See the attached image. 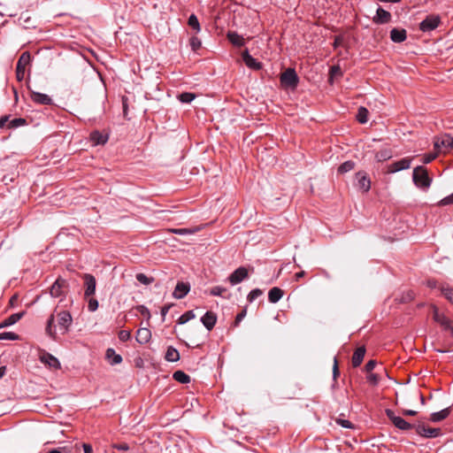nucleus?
Instances as JSON below:
<instances>
[{
    "mask_svg": "<svg viewBox=\"0 0 453 453\" xmlns=\"http://www.w3.org/2000/svg\"><path fill=\"white\" fill-rule=\"evenodd\" d=\"M19 339V335L12 332L0 333L1 341H17Z\"/></svg>",
    "mask_w": 453,
    "mask_h": 453,
    "instance_id": "4c0bfd02",
    "label": "nucleus"
},
{
    "mask_svg": "<svg viewBox=\"0 0 453 453\" xmlns=\"http://www.w3.org/2000/svg\"><path fill=\"white\" fill-rule=\"evenodd\" d=\"M437 157V154L436 153H428V154H426L424 157H423V163L424 164H429L430 162H432L434 159H435V157Z\"/></svg>",
    "mask_w": 453,
    "mask_h": 453,
    "instance_id": "864d4df0",
    "label": "nucleus"
},
{
    "mask_svg": "<svg viewBox=\"0 0 453 453\" xmlns=\"http://www.w3.org/2000/svg\"><path fill=\"white\" fill-rule=\"evenodd\" d=\"M196 317L193 311H188L178 319V324L183 325Z\"/></svg>",
    "mask_w": 453,
    "mask_h": 453,
    "instance_id": "e433bc0d",
    "label": "nucleus"
},
{
    "mask_svg": "<svg viewBox=\"0 0 453 453\" xmlns=\"http://www.w3.org/2000/svg\"><path fill=\"white\" fill-rule=\"evenodd\" d=\"M416 433L425 438H436L441 434L440 428L427 427L423 423H419L415 426Z\"/></svg>",
    "mask_w": 453,
    "mask_h": 453,
    "instance_id": "6e6552de",
    "label": "nucleus"
},
{
    "mask_svg": "<svg viewBox=\"0 0 453 453\" xmlns=\"http://www.w3.org/2000/svg\"><path fill=\"white\" fill-rule=\"evenodd\" d=\"M27 124V120L23 118H16L9 121L8 127L9 128H17L19 127L24 126Z\"/></svg>",
    "mask_w": 453,
    "mask_h": 453,
    "instance_id": "58836bf2",
    "label": "nucleus"
},
{
    "mask_svg": "<svg viewBox=\"0 0 453 453\" xmlns=\"http://www.w3.org/2000/svg\"><path fill=\"white\" fill-rule=\"evenodd\" d=\"M165 358L168 362H176L180 359L179 351L175 348L169 346L166 349Z\"/></svg>",
    "mask_w": 453,
    "mask_h": 453,
    "instance_id": "c756f323",
    "label": "nucleus"
},
{
    "mask_svg": "<svg viewBox=\"0 0 453 453\" xmlns=\"http://www.w3.org/2000/svg\"><path fill=\"white\" fill-rule=\"evenodd\" d=\"M263 295V290H261L260 288H255V289H252L248 296H247V300L248 302L250 303H252L254 302L257 297L261 296Z\"/></svg>",
    "mask_w": 453,
    "mask_h": 453,
    "instance_id": "79ce46f5",
    "label": "nucleus"
},
{
    "mask_svg": "<svg viewBox=\"0 0 453 453\" xmlns=\"http://www.w3.org/2000/svg\"><path fill=\"white\" fill-rule=\"evenodd\" d=\"M173 378L176 381H178L180 383H182V384H186V383L190 382V376L188 375L183 371H180V370H178V371L174 372L173 374Z\"/></svg>",
    "mask_w": 453,
    "mask_h": 453,
    "instance_id": "7c9ffc66",
    "label": "nucleus"
},
{
    "mask_svg": "<svg viewBox=\"0 0 453 453\" xmlns=\"http://www.w3.org/2000/svg\"><path fill=\"white\" fill-rule=\"evenodd\" d=\"M441 23V17L435 14H430L426 17L419 24V29L424 32H431L437 28Z\"/></svg>",
    "mask_w": 453,
    "mask_h": 453,
    "instance_id": "423d86ee",
    "label": "nucleus"
},
{
    "mask_svg": "<svg viewBox=\"0 0 453 453\" xmlns=\"http://www.w3.org/2000/svg\"><path fill=\"white\" fill-rule=\"evenodd\" d=\"M109 136L107 134H103L98 130H95L90 134V141L93 145H104L108 142Z\"/></svg>",
    "mask_w": 453,
    "mask_h": 453,
    "instance_id": "aec40b11",
    "label": "nucleus"
},
{
    "mask_svg": "<svg viewBox=\"0 0 453 453\" xmlns=\"http://www.w3.org/2000/svg\"><path fill=\"white\" fill-rule=\"evenodd\" d=\"M367 380L372 384V385H377L380 381V377L378 374L376 373H370L368 376H367Z\"/></svg>",
    "mask_w": 453,
    "mask_h": 453,
    "instance_id": "3c124183",
    "label": "nucleus"
},
{
    "mask_svg": "<svg viewBox=\"0 0 453 453\" xmlns=\"http://www.w3.org/2000/svg\"><path fill=\"white\" fill-rule=\"evenodd\" d=\"M441 293L453 304V288L449 285H441L440 288Z\"/></svg>",
    "mask_w": 453,
    "mask_h": 453,
    "instance_id": "473e14b6",
    "label": "nucleus"
},
{
    "mask_svg": "<svg viewBox=\"0 0 453 453\" xmlns=\"http://www.w3.org/2000/svg\"><path fill=\"white\" fill-rule=\"evenodd\" d=\"M190 290V285L188 282L179 281L174 288L173 296L176 299H182L185 297Z\"/></svg>",
    "mask_w": 453,
    "mask_h": 453,
    "instance_id": "f3484780",
    "label": "nucleus"
},
{
    "mask_svg": "<svg viewBox=\"0 0 453 453\" xmlns=\"http://www.w3.org/2000/svg\"><path fill=\"white\" fill-rule=\"evenodd\" d=\"M171 306H172L171 304H168V305H165V306L162 307V309H161V316H162L163 320H165V318L166 314L168 313Z\"/></svg>",
    "mask_w": 453,
    "mask_h": 453,
    "instance_id": "13d9d810",
    "label": "nucleus"
},
{
    "mask_svg": "<svg viewBox=\"0 0 453 453\" xmlns=\"http://www.w3.org/2000/svg\"><path fill=\"white\" fill-rule=\"evenodd\" d=\"M98 301L96 298L90 296L88 303V310L91 312H94L98 309Z\"/></svg>",
    "mask_w": 453,
    "mask_h": 453,
    "instance_id": "a18cd8bd",
    "label": "nucleus"
},
{
    "mask_svg": "<svg viewBox=\"0 0 453 453\" xmlns=\"http://www.w3.org/2000/svg\"><path fill=\"white\" fill-rule=\"evenodd\" d=\"M450 407H448V408H445L440 411H436V412H433L431 415H430V420L432 422H440L445 418H447L449 417V415L450 414Z\"/></svg>",
    "mask_w": 453,
    "mask_h": 453,
    "instance_id": "a878e982",
    "label": "nucleus"
},
{
    "mask_svg": "<svg viewBox=\"0 0 453 453\" xmlns=\"http://www.w3.org/2000/svg\"><path fill=\"white\" fill-rule=\"evenodd\" d=\"M188 24L190 27L196 30V33L200 32L201 27L197 17L195 14H191L188 18Z\"/></svg>",
    "mask_w": 453,
    "mask_h": 453,
    "instance_id": "c9c22d12",
    "label": "nucleus"
},
{
    "mask_svg": "<svg viewBox=\"0 0 453 453\" xmlns=\"http://www.w3.org/2000/svg\"><path fill=\"white\" fill-rule=\"evenodd\" d=\"M173 233H175L177 234H186L188 233H190V231L187 228H178V229H174Z\"/></svg>",
    "mask_w": 453,
    "mask_h": 453,
    "instance_id": "052dcab7",
    "label": "nucleus"
},
{
    "mask_svg": "<svg viewBox=\"0 0 453 453\" xmlns=\"http://www.w3.org/2000/svg\"><path fill=\"white\" fill-rule=\"evenodd\" d=\"M73 324V317L67 311H62L58 312L57 310L48 318L46 324V334L54 341H58V329L60 334H65L70 331V327Z\"/></svg>",
    "mask_w": 453,
    "mask_h": 453,
    "instance_id": "f257e3e1",
    "label": "nucleus"
},
{
    "mask_svg": "<svg viewBox=\"0 0 453 453\" xmlns=\"http://www.w3.org/2000/svg\"><path fill=\"white\" fill-rule=\"evenodd\" d=\"M282 296H283V291L278 287H274L269 290L268 300L272 303H278L281 299Z\"/></svg>",
    "mask_w": 453,
    "mask_h": 453,
    "instance_id": "cd10ccee",
    "label": "nucleus"
},
{
    "mask_svg": "<svg viewBox=\"0 0 453 453\" xmlns=\"http://www.w3.org/2000/svg\"><path fill=\"white\" fill-rule=\"evenodd\" d=\"M29 92H30V97L32 101L37 104L42 105H50L53 104V100L51 97L46 94L36 92L28 86L27 87Z\"/></svg>",
    "mask_w": 453,
    "mask_h": 453,
    "instance_id": "f8f14e48",
    "label": "nucleus"
},
{
    "mask_svg": "<svg viewBox=\"0 0 453 453\" xmlns=\"http://www.w3.org/2000/svg\"><path fill=\"white\" fill-rule=\"evenodd\" d=\"M391 19V14L389 12L379 7L376 12V15L373 17V22L375 24H387Z\"/></svg>",
    "mask_w": 453,
    "mask_h": 453,
    "instance_id": "6ab92c4d",
    "label": "nucleus"
},
{
    "mask_svg": "<svg viewBox=\"0 0 453 453\" xmlns=\"http://www.w3.org/2000/svg\"><path fill=\"white\" fill-rule=\"evenodd\" d=\"M357 184L359 190L366 193L371 188V180L365 172L360 171L356 173Z\"/></svg>",
    "mask_w": 453,
    "mask_h": 453,
    "instance_id": "9b49d317",
    "label": "nucleus"
},
{
    "mask_svg": "<svg viewBox=\"0 0 453 453\" xmlns=\"http://www.w3.org/2000/svg\"><path fill=\"white\" fill-rule=\"evenodd\" d=\"M226 288L220 287V286H215L211 288L210 294L213 296H224V294L226 292Z\"/></svg>",
    "mask_w": 453,
    "mask_h": 453,
    "instance_id": "37998d69",
    "label": "nucleus"
},
{
    "mask_svg": "<svg viewBox=\"0 0 453 453\" xmlns=\"http://www.w3.org/2000/svg\"><path fill=\"white\" fill-rule=\"evenodd\" d=\"M357 119L359 123L365 124L368 121V111L366 108L360 106L357 111Z\"/></svg>",
    "mask_w": 453,
    "mask_h": 453,
    "instance_id": "72a5a7b5",
    "label": "nucleus"
},
{
    "mask_svg": "<svg viewBox=\"0 0 453 453\" xmlns=\"http://www.w3.org/2000/svg\"><path fill=\"white\" fill-rule=\"evenodd\" d=\"M340 375V371H339V367H338V362H337V358L334 357V366H333V379L334 380H336L337 377Z\"/></svg>",
    "mask_w": 453,
    "mask_h": 453,
    "instance_id": "603ef678",
    "label": "nucleus"
},
{
    "mask_svg": "<svg viewBox=\"0 0 453 453\" xmlns=\"http://www.w3.org/2000/svg\"><path fill=\"white\" fill-rule=\"evenodd\" d=\"M68 284L65 280L58 278L50 288V295L51 297H60L59 303L64 302L65 298V289L67 288Z\"/></svg>",
    "mask_w": 453,
    "mask_h": 453,
    "instance_id": "20e7f679",
    "label": "nucleus"
},
{
    "mask_svg": "<svg viewBox=\"0 0 453 453\" xmlns=\"http://www.w3.org/2000/svg\"><path fill=\"white\" fill-rule=\"evenodd\" d=\"M412 179L415 185L423 189H427L432 183V179L428 176L426 169L423 166L414 168Z\"/></svg>",
    "mask_w": 453,
    "mask_h": 453,
    "instance_id": "f03ea898",
    "label": "nucleus"
},
{
    "mask_svg": "<svg viewBox=\"0 0 453 453\" xmlns=\"http://www.w3.org/2000/svg\"><path fill=\"white\" fill-rule=\"evenodd\" d=\"M403 414L407 416H415L417 415V411L413 410H404L403 411Z\"/></svg>",
    "mask_w": 453,
    "mask_h": 453,
    "instance_id": "69168bd1",
    "label": "nucleus"
},
{
    "mask_svg": "<svg viewBox=\"0 0 453 453\" xmlns=\"http://www.w3.org/2000/svg\"><path fill=\"white\" fill-rule=\"evenodd\" d=\"M84 280V296L86 298L90 297L95 295L96 288V278L89 273H85L83 275Z\"/></svg>",
    "mask_w": 453,
    "mask_h": 453,
    "instance_id": "9d476101",
    "label": "nucleus"
},
{
    "mask_svg": "<svg viewBox=\"0 0 453 453\" xmlns=\"http://www.w3.org/2000/svg\"><path fill=\"white\" fill-rule=\"evenodd\" d=\"M151 338V332L146 327L139 328L136 332L135 340L140 344H146Z\"/></svg>",
    "mask_w": 453,
    "mask_h": 453,
    "instance_id": "412c9836",
    "label": "nucleus"
},
{
    "mask_svg": "<svg viewBox=\"0 0 453 453\" xmlns=\"http://www.w3.org/2000/svg\"><path fill=\"white\" fill-rule=\"evenodd\" d=\"M434 145V149H443L447 152L453 149V137L449 134H444L435 139Z\"/></svg>",
    "mask_w": 453,
    "mask_h": 453,
    "instance_id": "1a4fd4ad",
    "label": "nucleus"
},
{
    "mask_svg": "<svg viewBox=\"0 0 453 453\" xmlns=\"http://www.w3.org/2000/svg\"><path fill=\"white\" fill-rule=\"evenodd\" d=\"M105 356L111 365H118L122 362V357L119 354H117L111 348L107 349Z\"/></svg>",
    "mask_w": 453,
    "mask_h": 453,
    "instance_id": "c85d7f7f",
    "label": "nucleus"
},
{
    "mask_svg": "<svg viewBox=\"0 0 453 453\" xmlns=\"http://www.w3.org/2000/svg\"><path fill=\"white\" fill-rule=\"evenodd\" d=\"M201 322L208 331H211L216 325L217 315L212 311H206L201 318Z\"/></svg>",
    "mask_w": 453,
    "mask_h": 453,
    "instance_id": "a211bd4d",
    "label": "nucleus"
},
{
    "mask_svg": "<svg viewBox=\"0 0 453 453\" xmlns=\"http://www.w3.org/2000/svg\"><path fill=\"white\" fill-rule=\"evenodd\" d=\"M386 415L390 419V421L394 424V426L400 430L408 431L412 428H415V426H416L415 425H411V423L407 422L403 418L395 416L394 411L390 409L386 410Z\"/></svg>",
    "mask_w": 453,
    "mask_h": 453,
    "instance_id": "39448f33",
    "label": "nucleus"
},
{
    "mask_svg": "<svg viewBox=\"0 0 453 453\" xmlns=\"http://www.w3.org/2000/svg\"><path fill=\"white\" fill-rule=\"evenodd\" d=\"M354 167H355V162H353L352 160H348L340 165V166L338 168V173H346L353 170Z\"/></svg>",
    "mask_w": 453,
    "mask_h": 453,
    "instance_id": "f704fd0d",
    "label": "nucleus"
},
{
    "mask_svg": "<svg viewBox=\"0 0 453 453\" xmlns=\"http://www.w3.org/2000/svg\"><path fill=\"white\" fill-rule=\"evenodd\" d=\"M411 158L403 157L398 161H395L388 165V172L390 173H395L396 172L409 169L411 166Z\"/></svg>",
    "mask_w": 453,
    "mask_h": 453,
    "instance_id": "4468645a",
    "label": "nucleus"
},
{
    "mask_svg": "<svg viewBox=\"0 0 453 453\" xmlns=\"http://www.w3.org/2000/svg\"><path fill=\"white\" fill-rule=\"evenodd\" d=\"M342 73L341 67L339 65H333L330 68L331 78L335 77V76H342Z\"/></svg>",
    "mask_w": 453,
    "mask_h": 453,
    "instance_id": "09e8293b",
    "label": "nucleus"
},
{
    "mask_svg": "<svg viewBox=\"0 0 453 453\" xmlns=\"http://www.w3.org/2000/svg\"><path fill=\"white\" fill-rule=\"evenodd\" d=\"M25 314V311L12 314L0 324V329L16 324L24 317Z\"/></svg>",
    "mask_w": 453,
    "mask_h": 453,
    "instance_id": "4be33fe9",
    "label": "nucleus"
},
{
    "mask_svg": "<svg viewBox=\"0 0 453 453\" xmlns=\"http://www.w3.org/2000/svg\"><path fill=\"white\" fill-rule=\"evenodd\" d=\"M242 58L245 65L252 69V70H260L262 69V63L257 61L256 58H254L250 53L248 50H245L242 54Z\"/></svg>",
    "mask_w": 453,
    "mask_h": 453,
    "instance_id": "dca6fc26",
    "label": "nucleus"
},
{
    "mask_svg": "<svg viewBox=\"0 0 453 453\" xmlns=\"http://www.w3.org/2000/svg\"><path fill=\"white\" fill-rule=\"evenodd\" d=\"M136 310H137L138 312H140V314L142 316H143L147 319H150V310L146 306H144V305H138V306H136Z\"/></svg>",
    "mask_w": 453,
    "mask_h": 453,
    "instance_id": "49530a36",
    "label": "nucleus"
},
{
    "mask_svg": "<svg viewBox=\"0 0 453 453\" xmlns=\"http://www.w3.org/2000/svg\"><path fill=\"white\" fill-rule=\"evenodd\" d=\"M135 278L140 283L143 285H149L154 281V279L152 277H148L147 275L142 273H137L135 275Z\"/></svg>",
    "mask_w": 453,
    "mask_h": 453,
    "instance_id": "ea45409f",
    "label": "nucleus"
},
{
    "mask_svg": "<svg viewBox=\"0 0 453 453\" xmlns=\"http://www.w3.org/2000/svg\"><path fill=\"white\" fill-rule=\"evenodd\" d=\"M280 84L285 88H296L299 83V78L293 68H288L280 74Z\"/></svg>",
    "mask_w": 453,
    "mask_h": 453,
    "instance_id": "7ed1b4c3",
    "label": "nucleus"
},
{
    "mask_svg": "<svg viewBox=\"0 0 453 453\" xmlns=\"http://www.w3.org/2000/svg\"><path fill=\"white\" fill-rule=\"evenodd\" d=\"M365 355V348L364 346L358 347L353 353L351 363L353 367H358Z\"/></svg>",
    "mask_w": 453,
    "mask_h": 453,
    "instance_id": "5701e85b",
    "label": "nucleus"
},
{
    "mask_svg": "<svg viewBox=\"0 0 453 453\" xmlns=\"http://www.w3.org/2000/svg\"><path fill=\"white\" fill-rule=\"evenodd\" d=\"M433 319L435 322L440 324L445 331L453 324V321L443 313H441L436 306H433Z\"/></svg>",
    "mask_w": 453,
    "mask_h": 453,
    "instance_id": "ddd939ff",
    "label": "nucleus"
},
{
    "mask_svg": "<svg viewBox=\"0 0 453 453\" xmlns=\"http://www.w3.org/2000/svg\"><path fill=\"white\" fill-rule=\"evenodd\" d=\"M195 97H196L195 94L189 93V92H184L179 96V100L181 103L188 104V103H191L195 99Z\"/></svg>",
    "mask_w": 453,
    "mask_h": 453,
    "instance_id": "a19ab883",
    "label": "nucleus"
},
{
    "mask_svg": "<svg viewBox=\"0 0 453 453\" xmlns=\"http://www.w3.org/2000/svg\"><path fill=\"white\" fill-rule=\"evenodd\" d=\"M31 62V55L28 51H25L19 57L16 65V78L21 81L25 76L26 66Z\"/></svg>",
    "mask_w": 453,
    "mask_h": 453,
    "instance_id": "0eeeda50",
    "label": "nucleus"
},
{
    "mask_svg": "<svg viewBox=\"0 0 453 453\" xmlns=\"http://www.w3.org/2000/svg\"><path fill=\"white\" fill-rule=\"evenodd\" d=\"M376 365H377V363L375 360H369L366 363L365 369L367 372H370L375 368Z\"/></svg>",
    "mask_w": 453,
    "mask_h": 453,
    "instance_id": "6e6d98bb",
    "label": "nucleus"
},
{
    "mask_svg": "<svg viewBox=\"0 0 453 453\" xmlns=\"http://www.w3.org/2000/svg\"><path fill=\"white\" fill-rule=\"evenodd\" d=\"M414 298V293L412 291H410L407 293L406 297L403 298V302L411 301Z\"/></svg>",
    "mask_w": 453,
    "mask_h": 453,
    "instance_id": "0e129e2a",
    "label": "nucleus"
},
{
    "mask_svg": "<svg viewBox=\"0 0 453 453\" xmlns=\"http://www.w3.org/2000/svg\"><path fill=\"white\" fill-rule=\"evenodd\" d=\"M406 37H407V35H406L405 29L393 28L390 31V39L394 42H397V43L403 42V41H405Z\"/></svg>",
    "mask_w": 453,
    "mask_h": 453,
    "instance_id": "393cba45",
    "label": "nucleus"
},
{
    "mask_svg": "<svg viewBox=\"0 0 453 453\" xmlns=\"http://www.w3.org/2000/svg\"><path fill=\"white\" fill-rule=\"evenodd\" d=\"M305 274V272L304 271H301L297 273H296L295 277H296V280H299L301 278H303Z\"/></svg>",
    "mask_w": 453,
    "mask_h": 453,
    "instance_id": "338daca9",
    "label": "nucleus"
},
{
    "mask_svg": "<svg viewBox=\"0 0 453 453\" xmlns=\"http://www.w3.org/2000/svg\"><path fill=\"white\" fill-rule=\"evenodd\" d=\"M9 123V116H3L0 118V129L3 128L6 123Z\"/></svg>",
    "mask_w": 453,
    "mask_h": 453,
    "instance_id": "bf43d9fd",
    "label": "nucleus"
},
{
    "mask_svg": "<svg viewBox=\"0 0 453 453\" xmlns=\"http://www.w3.org/2000/svg\"><path fill=\"white\" fill-rule=\"evenodd\" d=\"M189 44L192 50L196 51L201 48L202 42L201 40L196 36H192L189 40Z\"/></svg>",
    "mask_w": 453,
    "mask_h": 453,
    "instance_id": "c03bdc74",
    "label": "nucleus"
},
{
    "mask_svg": "<svg viewBox=\"0 0 453 453\" xmlns=\"http://www.w3.org/2000/svg\"><path fill=\"white\" fill-rule=\"evenodd\" d=\"M41 361L44 364H46L50 368L58 369L60 367V363L57 357H55L53 355L45 352L41 357Z\"/></svg>",
    "mask_w": 453,
    "mask_h": 453,
    "instance_id": "b1692460",
    "label": "nucleus"
},
{
    "mask_svg": "<svg viewBox=\"0 0 453 453\" xmlns=\"http://www.w3.org/2000/svg\"><path fill=\"white\" fill-rule=\"evenodd\" d=\"M453 203V193L440 201L441 205H448Z\"/></svg>",
    "mask_w": 453,
    "mask_h": 453,
    "instance_id": "5fc2aeb1",
    "label": "nucleus"
},
{
    "mask_svg": "<svg viewBox=\"0 0 453 453\" xmlns=\"http://www.w3.org/2000/svg\"><path fill=\"white\" fill-rule=\"evenodd\" d=\"M6 367L5 366H0V379L5 374Z\"/></svg>",
    "mask_w": 453,
    "mask_h": 453,
    "instance_id": "774afa93",
    "label": "nucleus"
},
{
    "mask_svg": "<svg viewBox=\"0 0 453 453\" xmlns=\"http://www.w3.org/2000/svg\"><path fill=\"white\" fill-rule=\"evenodd\" d=\"M337 424L340 425L343 428H353L354 426L353 424L349 421V420H347V419H337Z\"/></svg>",
    "mask_w": 453,
    "mask_h": 453,
    "instance_id": "8fccbe9b",
    "label": "nucleus"
},
{
    "mask_svg": "<svg viewBox=\"0 0 453 453\" xmlns=\"http://www.w3.org/2000/svg\"><path fill=\"white\" fill-rule=\"evenodd\" d=\"M17 303H18V296L14 295L11 297V299L9 301L10 306L14 307L17 304Z\"/></svg>",
    "mask_w": 453,
    "mask_h": 453,
    "instance_id": "e2e57ef3",
    "label": "nucleus"
},
{
    "mask_svg": "<svg viewBox=\"0 0 453 453\" xmlns=\"http://www.w3.org/2000/svg\"><path fill=\"white\" fill-rule=\"evenodd\" d=\"M246 278H248V270L243 266H240L229 275L228 280L233 286H234L242 282Z\"/></svg>",
    "mask_w": 453,
    "mask_h": 453,
    "instance_id": "2eb2a0df",
    "label": "nucleus"
},
{
    "mask_svg": "<svg viewBox=\"0 0 453 453\" xmlns=\"http://www.w3.org/2000/svg\"><path fill=\"white\" fill-rule=\"evenodd\" d=\"M84 453H93V449L90 444L84 443L82 445Z\"/></svg>",
    "mask_w": 453,
    "mask_h": 453,
    "instance_id": "680f3d73",
    "label": "nucleus"
},
{
    "mask_svg": "<svg viewBox=\"0 0 453 453\" xmlns=\"http://www.w3.org/2000/svg\"><path fill=\"white\" fill-rule=\"evenodd\" d=\"M227 39L233 45L236 47H242L245 44L244 38L234 31H229L227 33Z\"/></svg>",
    "mask_w": 453,
    "mask_h": 453,
    "instance_id": "bb28decb",
    "label": "nucleus"
},
{
    "mask_svg": "<svg viewBox=\"0 0 453 453\" xmlns=\"http://www.w3.org/2000/svg\"><path fill=\"white\" fill-rule=\"evenodd\" d=\"M246 312V309H244L243 311L237 314L235 318V325H238L245 318Z\"/></svg>",
    "mask_w": 453,
    "mask_h": 453,
    "instance_id": "4d7b16f0",
    "label": "nucleus"
},
{
    "mask_svg": "<svg viewBox=\"0 0 453 453\" xmlns=\"http://www.w3.org/2000/svg\"><path fill=\"white\" fill-rule=\"evenodd\" d=\"M131 338V332L128 330H121L119 333V339L121 342H127Z\"/></svg>",
    "mask_w": 453,
    "mask_h": 453,
    "instance_id": "de8ad7c7",
    "label": "nucleus"
},
{
    "mask_svg": "<svg viewBox=\"0 0 453 453\" xmlns=\"http://www.w3.org/2000/svg\"><path fill=\"white\" fill-rule=\"evenodd\" d=\"M393 157L392 151L389 149L381 150L375 155V159L378 162H384Z\"/></svg>",
    "mask_w": 453,
    "mask_h": 453,
    "instance_id": "2f4dec72",
    "label": "nucleus"
}]
</instances>
